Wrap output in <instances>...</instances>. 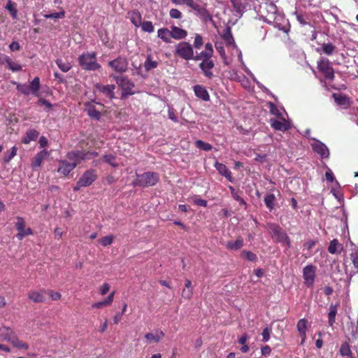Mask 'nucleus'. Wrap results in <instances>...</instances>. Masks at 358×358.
<instances>
[{"instance_id":"f257e3e1","label":"nucleus","mask_w":358,"mask_h":358,"mask_svg":"<svg viewBox=\"0 0 358 358\" xmlns=\"http://www.w3.org/2000/svg\"><path fill=\"white\" fill-rule=\"evenodd\" d=\"M80 66L86 71H96L101 68V65L96 62L95 52H86L78 57Z\"/></svg>"},{"instance_id":"f03ea898","label":"nucleus","mask_w":358,"mask_h":358,"mask_svg":"<svg viewBox=\"0 0 358 358\" xmlns=\"http://www.w3.org/2000/svg\"><path fill=\"white\" fill-rule=\"evenodd\" d=\"M159 180V176L154 172H145L141 175H137V178L132 182L134 187H149L157 184Z\"/></svg>"},{"instance_id":"7ed1b4c3","label":"nucleus","mask_w":358,"mask_h":358,"mask_svg":"<svg viewBox=\"0 0 358 358\" xmlns=\"http://www.w3.org/2000/svg\"><path fill=\"white\" fill-rule=\"evenodd\" d=\"M175 54L185 60L194 59L193 47L188 42L179 43L176 46Z\"/></svg>"},{"instance_id":"20e7f679","label":"nucleus","mask_w":358,"mask_h":358,"mask_svg":"<svg viewBox=\"0 0 358 358\" xmlns=\"http://www.w3.org/2000/svg\"><path fill=\"white\" fill-rule=\"evenodd\" d=\"M269 230L271 233V237L274 241L277 243H282L288 247L290 245V240L279 225L275 224H270L268 225Z\"/></svg>"},{"instance_id":"39448f33","label":"nucleus","mask_w":358,"mask_h":358,"mask_svg":"<svg viewBox=\"0 0 358 358\" xmlns=\"http://www.w3.org/2000/svg\"><path fill=\"white\" fill-rule=\"evenodd\" d=\"M115 80L117 85L122 88V99H125L128 96L132 95L134 94L133 91V88L134 87V84L133 82L127 79L124 77H115Z\"/></svg>"},{"instance_id":"423d86ee","label":"nucleus","mask_w":358,"mask_h":358,"mask_svg":"<svg viewBox=\"0 0 358 358\" xmlns=\"http://www.w3.org/2000/svg\"><path fill=\"white\" fill-rule=\"evenodd\" d=\"M128 60L126 57L120 56L108 62V66L114 71L123 73L128 69Z\"/></svg>"},{"instance_id":"0eeeda50","label":"nucleus","mask_w":358,"mask_h":358,"mask_svg":"<svg viewBox=\"0 0 358 358\" xmlns=\"http://www.w3.org/2000/svg\"><path fill=\"white\" fill-rule=\"evenodd\" d=\"M317 69L322 72L325 78L327 80H333L334 78V71L330 65V62L326 58H322L317 62Z\"/></svg>"},{"instance_id":"6e6552de","label":"nucleus","mask_w":358,"mask_h":358,"mask_svg":"<svg viewBox=\"0 0 358 358\" xmlns=\"http://www.w3.org/2000/svg\"><path fill=\"white\" fill-rule=\"evenodd\" d=\"M97 174L95 170L89 169L84 172L78 180V185L83 187H88L91 185L96 179Z\"/></svg>"},{"instance_id":"1a4fd4ad","label":"nucleus","mask_w":358,"mask_h":358,"mask_svg":"<svg viewBox=\"0 0 358 358\" xmlns=\"http://www.w3.org/2000/svg\"><path fill=\"white\" fill-rule=\"evenodd\" d=\"M316 267L313 265H308L303 269L304 282L308 287L313 285L315 278Z\"/></svg>"},{"instance_id":"9d476101","label":"nucleus","mask_w":358,"mask_h":358,"mask_svg":"<svg viewBox=\"0 0 358 358\" xmlns=\"http://www.w3.org/2000/svg\"><path fill=\"white\" fill-rule=\"evenodd\" d=\"M84 156L83 150L71 151L67 153L66 159L71 164H73V167L76 168L83 161H85Z\"/></svg>"},{"instance_id":"9b49d317","label":"nucleus","mask_w":358,"mask_h":358,"mask_svg":"<svg viewBox=\"0 0 358 358\" xmlns=\"http://www.w3.org/2000/svg\"><path fill=\"white\" fill-rule=\"evenodd\" d=\"M311 146L314 152L320 155L322 158H328L329 157V149L323 143L314 139V143L311 144Z\"/></svg>"},{"instance_id":"f8f14e48","label":"nucleus","mask_w":358,"mask_h":358,"mask_svg":"<svg viewBox=\"0 0 358 358\" xmlns=\"http://www.w3.org/2000/svg\"><path fill=\"white\" fill-rule=\"evenodd\" d=\"M215 64L212 59L202 61L199 64V68L203 71L204 76L208 78L213 77V73L211 69L214 67Z\"/></svg>"},{"instance_id":"ddd939ff","label":"nucleus","mask_w":358,"mask_h":358,"mask_svg":"<svg viewBox=\"0 0 358 358\" xmlns=\"http://www.w3.org/2000/svg\"><path fill=\"white\" fill-rule=\"evenodd\" d=\"M95 87L99 92H102L105 96H108L110 99L115 97V85H103L101 84H96Z\"/></svg>"},{"instance_id":"4468645a","label":"nucleus","mask_w":358,"mask_h":358,"mask_svg":"<svg viewBox=\"0 0 358 358\" xmlns=\"http://www.w3.org/2000/svg\"><path fill=\"white\" fill-rule=\"evenodd\" d=\"M281 119L282 120V121L275 119H271V126L275 130L280 131H286L290 128V126L286 122L283 117Z\"/></svg>"},{"instance_id":"2eb2a0df","label":"nucleus","mask_w":358,"mask_h":358,"mask_svg":"<svg viewBox=\"0 0 358 358\" xmlns=\"http://www.w3.org/2000/svg\"><path fill=\"white\" fill-rule=\"evenodd\" d=\"M50 153L46 150L40 151L33 159L31 166L33 168L41 166L42 162L46 159Z\"/></svg>"},{"instance_id":"dca6fc26","label":"nucleus","mask_w":358,"mask_h":358,"mask_svg":"<svg viewBox=\"0 0 358 358\" xmlns=\"http://www.w3.org/2000/svg\"><path fill=\"white\" fill-rule=\"evenodd\" d=\"M73 166L74 165L69 162L67 159L61 161L57 169V172L64 176H67L73 169H75Z\"/></svg>"},{"instance_id":"f3484780","label":"nucleus","mask_w":358,"mask_h":358,"mask_svg":"<svg viewBox=\"0 0 358 358\" xmlns=\"http://www.w3.org/2000/svg\"><path fill=\"white\" fill-rule=\"evenodd\" d=\"M127 17L131 20V23L136 27H138L142 22L141 14L138 10H134L127 13Z\"/></svg>"},{"instance_id":"a211bd4d","label":"nucleus","mask_w":358,"mask_h":358,"mask_svg":"<svg viewBox=\"0 0 358 358\" xmlns=\"http://www.w3.org/2000/svg\"><path fill=\"white\" fill-rule=\"evenodd\" d=\"M85 110L90 117L96 120H99L101 118L100 112L95 108V106L93 104H92L90 102H87L85 104Z\"/></svg>"},{"instance_id":"6ab92c4d","label":"nucleus","mask_w":358,"mask_h":358,"mask_svg":"<svg viewBox=\"0 0 358 358\" xmlns=\"http://www.w3.org/2000/svg\"><path fill=\"white\" fill-rule=\"evenodd\" d=\"M171 37L176 40L183 39L187 36V31L176 26L171 27Z\"/></svg>"},{"instance_id":"aec40b11","label":"nucleus","mask_w":358,"mask_h":358,"mask_svg":"<svg viewBox=\"0 0 358 358\" xmlns=\"http://www.w3.org/2000/svg\"><path fill=\"white\" fill-rule=\"evenodd\" d=\"M195 95L201 99L202 100L207 101L210 99V96L206 88L201 85H196L194 87Z\"/></svg>"},{"instance_id":"412c9836","label":"nucleus","mask_w":358,"mask_h":358,"mask_svg":"<svg viewBox=\"0 0 358 358\" xmlns=\"http://www.w3.org/2000/svg\"><path fill=\"white\" fill-rule=\"evenodd\" d=\"M336 47L331 43H323L320 48H317V52L324 53L327 55H331L336 51Z\"/></svg>"},{"instance_id":"4be33fe9","label":"nucleus","mask_w":358,"mask_h":358,"mask_svg":"<svg viewBox=\"0 0 358 358\" xmlns=\"http://www.w3.org/2000/svg\"><path fill=\"white\" fill-rule=\"evenodd\" d=\"M215 166L222 176L227 178L230 182H232L231 173L224 164L216 162Z\"/></svg>"},{"instance_id":"5701e85b","label":"nucleus","mask_w":358,"mask_h":358,"mask_svg":"<svg viewBox=\"0 0 358 358\" xmlns=\"http://www.w3.org/2000/svg\"><path fill=\"white\" fill-rule=\"evenodd\" d=\"M39 133L35 129H29L27 131L25 136L22 138V142L28 144L32 141L36 140Z\"/></svg>"},{"instance_id":"b1692460","label":"nucleus","mask_w":358,"mask_h":358,"mask_svg":"<svg viewBox=\"0 0 358 358\" xmlns=\"http://www.w3.org/2000/svg\"><path fill=\"white\" fill-rule=\"evenodd\" d=\"M243 246V239L238 237L236 241H230L226 243L225 247L230 250H237Z\"/></svg>"},{"instance_id":"393cba45","label":"nucleus","mask_w":358,"mask_h":358,"mask_svg":"<svg viewBox=\"0 0 358 358\" xmlns=\"http://www.w3.org/2000/svg\"><path fill=\"white\" fill-rule=\"evenodd\" d=\"M307 321L305 319H301L298 321L296 324L297 330L302 338L301 343L304 342L306 337V326Z\"/></svg>"},{"instance_id":"a878e982","label":"nucleus","mask_w":358,"mask_h":358,"mask_svg":"<svg viewBox=\"0 0 358 358\" xmlns=\"http://www.w3.org/2000/svg\"><path fill=\"white\" fill-rule=\"evenodd\" d=\"M343 249V246L340 244L337 239H334L330 242L328 251L331 254L340 253Z\"/></svg>"},{"instance_id":"bb28decb","label":"nucleus","mask_w":358,"mask_h":358,"mask_svg":"<svg viewBox=\"0 0 358 358\" xmlns=\"http://www.w3.org/2000/svg\"><path fill=\"white\" fill-rule=\"evenodd\" d=\"M157 36L166 43H169L171 37V31L167 28L159 29L157 31Z\"/></svg>"},{"instance_id":"cd10ccee","label":"nucleus","mask_w":358,"mask_h":358,"mask_svg":"<svg viewBox=\"0 0 358 358\" xmlns=\"http://www.w3.org/2000/svg\"><path fill=\"white\" fill-rule=\"evenodd\" d=\"M164 336V334L162 331H157L155 334L152 333H148L145 335V338L149 342L158 343L162 338Z\"/></svg>"},{"instance_id":"c85d7f7f","label":"nucleus","mask_w":358,"mask_h":358,"mask_svg":"<svg viewBox=\"0 0 358 358\" xmlns=\"http://www.w3.org/2000/svg\"><path fill=\"white\" fill-rule=\"evenodd\" d=\"M3 331H1V337L3 341L11 342L13 337H15L14 332L9 328L5 326L2 327Z\"/></svg>"},{"instance_id":"c756f323","label":"nucleus","mask_w":358,"mask_h":358,"mask_svg":"<svg viewBox=\"0 0 358 358\" xmlns=\"http://www.w3.org/2000/svg\"><path fill=\"white\" fill-rule=\"evenodd\" d=\"M337 305L331 304L328 313V322L329 326H332L336 321V315L337 313Z\"/></svg>"},{"instance_id":"7c9ffc66","label":"nucleus","mask_w":358,"mask_h":358,"mask_svg":"<svg viewBox=\"0 0 358 358\" xmlns=\"http://www.w3.org/2000/svg\"><path fill=\"white\" fill-rule=\"evenodd\" d=\"M195 10H197L199 15L205 22L210 21L213 23L211 15L206 9L200 8L198 5L197 9Z\"/></svg>"},{"instance_id":"2f4dec72","label":"nucleus","mask_w":358,"mask_h":358,"mask_svg":"<svg viewBox=\"0 0 358 358\" xmlns=\"http://www.w3.org/2000/svg\"><path fill=\"white\" fill-rule=\"evenodd\" d=\"M222 38L228 45H231L234 43V40L230 27L225 29L224 33L222 35Z\"/></svg>"},{"instance_id":"473e14b6","label":"nucleus","mask_w":358,"mask_h":358,"mask_svg":"<svg viewBox=\"0 0 358 358\" xmlns=\"http://www.w3.org/2000/svg\"><path fill=\"white\" fill-rule=\"evenodd\" d=\"M28 298L36 303L43 302L45 300L44 296L41 292L36 291H31L28 294Z\"/></svg>"},{"instance_id":"72a5a7b5","label":"nucleus","mask_w":358,"mask_h":358,"mask_svg":"<svg viewBox=\"0 0 358 358\" xmlns=\"http://www.w3.org/2000/svg\"><path fill=\"white\" fill-rule=\"evenodd\" d=\"M102 160L103 162L110 164L114 168H116L119 166V164L116 162L115 156L112 154L103 155L102 157Z\"/></svg>"},{"instance_id":"f704fd0d","label":"nucleus","mask_w":358,"mask_h":358,"mask_svg":"<svg viewBox=\"0 0 358 358\" xmlns=\"http://www.w3.org/2000/svg\"><path fill=\"white\" fill-rule=\"evenodd\" d=\"M29 87H30V89H31V94L35 95V96H37L38 95V92L40 89V80H39V78L38 77H35L34 78V80L31 82L30 85H29Z\"/></svg>"},{"instance_id":"c9c22d12","label":"nucleus","mask_w":358,"mask_h":358,"mask_svg":"<svg viewBox=\"0 0 358 358\" xmlns=\"http://www.w3.org/2000/svg\"><path fill=\"white\" fill-rule=\"evenodd\" d=\"M6 63L7 64L8 69L13 72H17L22 70L21 65L13 62L8 56L6 60Z\"/></svg>"},{"instance_id":"e433bc0d","label":"nucleus","mask_w":358,"mask_h":358,"mask_svg":"<svg viewBox=\"0 0 358 358\" xmlns=\"http://www.w3.org/2000/svg\"><path fill=\"white\" fill-rule=\"evenodd\" d=\"M212 56H213V54H211L210 52H209L208 51L203 50V51L201 52L199 54L194 56V60H195V61H201V62L206 61V60H209V59H211Z\"/></svg>"},{"instance_id":"4c0bfd02","label":"nucleus","mask_w":358,"mask_h":358,"mask_svg":"<svg viewBox=\"0 0 358 358\" xmlns=\"http://www.w3.org/2000/svg\"><path fill=\"white\" fill-rule=\"evenodd\" d=\"M56 64L63 72H68L71 69V64L66 61H63L62 59H57Z\"/></svg>"},{"instance_id":"58836bf2","label":"nucleus","mask_w":358,"mask_h":358,"mask_svg":"<svg viewBox=\"0 0 358 358\" xmlns=\"http://www.w3.org/2000/svg\"><path fill=\"white\" fill-rule=\"evenodd\" d=\"M275 196L273 194H268L264 197V203L266 207L272 210L274 208Z\"/></svg>"},{"instance_id":"ea45409f","label":"nucleus","mask_w":358,"mask_h":358,"mask_svg":"<svg viewBox=\"0 0 358 358\" xmlns=\"http://www.w3.org/2000/svg\"><path fill=\"white\" fill-rule=\"evenodd\" d=\"M339 352L341 356H352V351L349 344L347 342L343 343L341 344Z\"/></svg>"},{"instance_id":"a19ab883","label":"nucleus","mask_w":358,"mask_h":358,"mask_svg":"<svg viewBox=\"0 0 358 358\" xmlns=\"http://www.w3.org/2000/svg\"><path fill=\"white\" fill-rule=\"evenodd\" d=\"M176 4H186L187 6L193 8L197 9L198 4L194 2V0H171Z\"/></svg>"},{"instance_id":"79ce46f5","label":"nucleus","mask_w":358,"mask_h":358,"mask_svg":"<svg viewBox=\"0 0 358 358\" xmlns=\"http://www.w3.org/2000/svg\"><path fill=\"white\" fill-rule=\"evenodd\" d=\"M157 65H158L157 62L153 61L151 58V56L149 55V56H148L147 59L145 62L144 67H145V69L147 71H148L151 69H155L157 66Z\"/></svg>"},{"instance_id":"37998d69","label":"nucleus","mask_w":358,"mask_h":358,"mask_svg":"<svg viewBox=\"0 0 358 358\" xmlns=\"http://www.w3.org/2000/svg\"><path fill=\"white\" fill-rule=\"evenodd\" d=\"M229 188L230 189L232 197L236 201H237L240 203V205L246 207L247 204H246L245 201H244V199L243 198H241L238 194V193L236 192L235 189L232 186H229Z\"/></svg>"},{"instance_id":"c03bdc74","label":"nucleus","mask_w":358,"mask_h":358,"mask_svg":"<svg viewBox=\"0 0 358 358\" xmlns=\"http://www.w3.org/2000/svg\"><path fill=\"white\" fill-rule=\"evenodd\" d=\"M13 345L17 348H20V349H24V350H28L29 349V345L25 343H23L22 341H20L16 336L13 337L11 342H10Z\"/></svg>"},{"instance_id":"a18cd8bd","label":"nucleus","mask_w":358,"mask_h":358,"mask_svg":"<svg viewBox=\"0 0 358 358\" xmlns=\"http://www.w3.org/2000/svg\"><path fill=\"white\" fill-rule=\"evenodd\" d=\"M196 146L203 150L209 151L213 147L210 144L206 143L201 140H198L195 142Z\"/></svg>"},{"instance_id":"49530a36","label":"nucleus","mask_w":358,"mask_h":358,"mask_svg":"<svg viewBox=\"0 0 358 358\" xmlns=\"http://www.w3.org/2000/svg\"><path fill=\"white\" fill-rule=\"evenodd\" d=\"M17 90L24 95H29L31 94L30 87L27 84H17Z\"/></svg>"},{"instance_id":"de8ad7c7","label":"nucleus","mask_w":358,"mask_h":358,"mask_svg":"<svg viewBox=\"0 0 358 358\" xmlns=\"http://www.w3.org/2000/svg\"><path fill=\"white\" fill-rule=\"evenodd\" d=\"M141 28L143 31L151 33L154 31V27L150 21H145L141 22Z\"/></svg>"},{"instance_id":"09e8293b","label":"nucleus","mask_w":358,"mask_h":358,"mask_svg":"<svg viewBox=\"0 0 358 358\" xmlns=\"http://www.w3.org/2000/svg\"><path fill=\"white\" fill-rule=\"evenodd\" d=\"M6 8L9 10L12 17L15 19L17 16V10L15 7V4L9 1L6 6Z\"/></svg>"},{"instance_id":"8fccbe9b","label":"nucleus","mask_w":358,"mask_h":358,"mask_svg":"<svg viewBox=\"0 0 358 358\" xmlns=\"http://www.w3.org/2000/svg\"><path fill=\"white\" fill-rule=\"evenodd\" d=\"M270 113L274 115H276L279 118H282V115L277 108V106L273 103L270 102L268 103Z\"/></svg>"},{"instance_id":"3c124183","label":"nucleus","mask_w":358,"mask_h":358,"mask_svg":"<svg viewBox=\"0 0 358 358\" xmlns=\"http://www.w3.org/2000/svg\"><path fill=\"white\" fill-rule=\"evenodd\" d=\"M113 236L112 235H108L103 237L99 241L103 246H108L113 243Z\"/></svg>"},{"instance_id":"603ef678","label":"nucleus","mask_w":358,"mask_h":358,"mask_svg":"<svg viewBox=\"0 0 358 358\" xmlns=\"http://www.w3.org/2000/svg\"><path fill=\"white\" fill-rule=\"evenodd\" d=\"M230 1L237 12H241L245 8L241 0H230Z\"/></svg>"},{"instance_id":"864d4df0","label":"nucleus","mask_w":358,"mask_h":358,"mask_svg":"<svg viewBox=\"0 0 358 358\" xmlns=\"http://www.w3.org/2000/svg\"><path fill=\"white\" fill-rule=\"evenodd\" d=\"M17 222L15 224V227L18 231V233H21L22 231L24 229L25 222L24 219L21 217H17Z\"/></svg>"},{"instance_id":"5fc2aeb1","label":"nucleus","mask_w":358,"mask_h":358,"mask_svg":"<svg viewBox=\"0 0 358 358\" xmlns=\"http://www.w3.org/2000/svg\"><path fill=\"white\" fill-rule=\"evenodd\" d=\"M203 44V38L201 35L196 34L194 37V47L196 49H200Z\"/></svg>"},{"instance_id":"6e6d98bb","label":"nucleus","mask_w":358,"mask_h":358,"mask_svg":"<svg viewBox=\"0 0 358 358\" xmlns=\"http://www.w3.org/2000/svg\"><path fill=\"white\" fill-rule=\"evenodd\" d=\"M335 101L338 105H345L348 103V99L346 96L336 95V94H333Z\"/></svg>"},{"instance_id":"4d7b16f0","label":"nucleus","mask_w":358,"mask_h":358,"mask_svg":"<svg viewBox=\"0 0 358 358\" xmlns=\"http://www.w3.org/2000/svg\"><path fill=\"white\" fill-rule=\"evenodd\" d=\"M242 255L250 262H255L257 259V255L255 253L250 251H243Z\"/></svg>"},{"instance_id":"13d9d810","label":"nucleus","mask_w":358,"mask_h":358,"mask_svg":"<svg viewBox=\"0 0 358 358\" xmlns=\"http://www.w3.org/2000/svg\"><path fill=\"white\" fill-rule=\"evenodd\" d=\"M64 15H65V12L62 11V12H59V13H52L50 14H45V15H44V17L46 19H49V18L59 19V18L64 17Z\"/></svg>"},{"instance_id":"bf43d9fd","label":"nucleus","mask_w":358,"mask_h":358,"mask_svg":"<svg viewBox=\"0 0 358 358\" xmlns=\"http://www.w3.org/2000/svg\"><path fill=\"white\" fill-rule=\"evenodd\" d=\"M169 15L171 18L173 19H180L182 17V13L176 9V8H172L169 11Z\"/></svg>"},{"instance_id":"052dcab7","label":"nucleus","mask_w":358,"mask_h":358,"mask_svg":"<svg viewBox=\"0 0 358 358\" xmlns=\"http://www.w3.org/2000/svg\"><path fill=\"white\" fill-rule=\"evenodd\" d=\"M295 15H296L298 22L301 25H306L308 24V22L306 21V20L308 19V17L306 16H305L303 14L298 13V12H295Z\"/></svg>"},{"instance_id":"680f3d73","label":"nucleus","mask_w":358,"mask_h":358,"mask_svg":"<svg viewBox=\"0 0 358 358\" xmlns=\"http://www.w3.org/2000/svg\"><path fill=\"white\" fill-rule=\"evenodd\" d=\"M193 295V288H184L182 292V296L186 299H190Z\"/></svg>"},{"instance_id":"e2e57ef3","label":"nucleus","mask_w":358,"mask_h":358,"mask_svg":"<svg viewBox=\"0 0 358 358\" xmlns=\"http://www.w3.org/2000/svg\"><path fill=\"white\" fill-rule=\"evenodd\" d=\"M17 153V148L15 146H13L11 149L10 153L9 155H6L4 156V162L6 163H8L12 158H13Z\"/></svg>"},{"instance_id":"0e129e2a","label":"nucleus","mask_w":358,"mask_h":358,"mask_svg":"<svg viewBox=\"0 0 358 358\" xmlns=\"http://www.w3.org/2000/svg\"><path fill=\"white\" fill-rule=\"evenodd\" d=\"M32 234V230L30 228L24 229L23 231H21V233H18L17 234V237L18 239L22 240L25 236Z\"/></svg>"},{"instance_id":"69168bd1","label":"nucleus","mask_w":358,"mask_h":358,"mask_svg":"<svg viewBox=\"0 0 358 358\" xmlns=\"http://www.w3.org/2000/svg\"><path fill=\"white\" fill-rule=\"evenodd\" d=\"M83 155H85L84 156L85 160L90 159L98 156V153L96 152L90 151H83Z\"/></svg>"},{"instance_id":"338daca9","label":"nucleus","mask_w":358,"mask_h":358,"mask_svg":"<svg viewBox=\"0 0 358 358\" xmlns=\"http://www.w3.org/2000/svg\"><path fill=\"white\" fill-rule=\"evenodd\" d=\"M262 341L264 342H266L269 340L270 338V331L268 328H265L264 330H263V332H262Z\"/></svg>"},{"instance_id":"774afa93","label":"nucleus","mask_w":358,"mask_h":358,"mask_svg":"<svg viewBox=\"0 0 358 358\" xmlns=\"http://www.w3.org/2000/svg\"><path fill=\"white\" fill-rule=\"evenodd\" d=\"M351 256L354 266L358 268V252L352 253Z\"/></svg>"}]
</instances>
